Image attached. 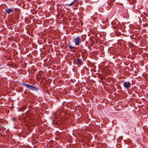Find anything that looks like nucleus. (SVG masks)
<instances>
[{
	"mask_svg": "<svg viewBox=\"0 0 148 148\" xmlns=\"http://www.w3.org/2000/svg\"><path fill=\"white\" fill-rule=\"evenodd\" d=\"M77 60L79 62H81V60L80 59H78Z\"/></svg>",
	"mask_w": 148,
	"mask_h": 148,
	"instance_id": "nucleus-7",
	"label": "nucleus"
},
{
	"mask_svg": "<svg viewBox=\"0 0 148 148\" xmlns=\"http://www.w3.org/2000/svg\"><path fill=\"white\" fill-rule=\"evenodd\" d=\"M69 47L71 49H72L73 48V47L72 46H69Z\"/></svg>",
	"mask_w": 148,
	"mask_h": 148,
	"instance_id": "nucleus-6",
	"label": "nucleus"
},
{
	"mask_svg": "<svg viewBox=\"0 0 148 148\" xmlns=\"http://www.w3.org/2000/svg\"><path fill=\"white\" fill-rule=\"evenodd\" d=\"M124 87L127 89H128L131 86V83L129 82H125L124 83Z\"/></svg>",
	"mask_w": 148,
	"mask_h": 148,
	"instance_id": "nucleus-3",
	"label": "nucleus"
},
{
	"mask_svg": "<svg viewBox=\"0 0 148 148\" xmlns=\"http://www.w3.org/2000/svg\"><path fill=\"white\" fill-rule=\"evenodd\" d=\"M12 11V10L11 9H8L5 10V12L8 14H10Z\"/></svg>",
	"mask_w": 148,
	"mask_h": 148,
	"instance_id": "nucleus-5",
	"label": "nucleus"
},
{
	"mask_svg": "<svg viewBox=\"0 0 148 148\" xmlns=\"http://www.w3.org/2000/svg\"><path fill=\"white\" fill-rule=\"evenodd\" d=\"M75 45H78L81 43V40L80 37L77 36L75 38Z\"/></svg>",
	"mask_w": 148,
	"mask_h": 148,
	"instance_id": "nucleus-2",
	"label": "nucleus"
},
{
	"mask_svg": "<svg viewBox=\"0 0 148 148\" xmlns=\"http://www.w3.org/2000/svg\"><path fill=\"white\" fill-rule=\"evenodd\" d=\"M78 1V0H74L71 3L69 4H67L66 5V6H71L73 5H75L77 4V2Z\"/></svg>",
	"mask_w": 148,
	"mask_h": 148,
	"instance_id": "nucleus-4",
	"label": "nucleus"
},
{
	"mask_svg": "<svg viewBox=\"0 0 148 148\" xmlns=\"http://www.w3.org/2000/svg\"><path fill=\"white\" fill-rule=\"evenodd\" d=\"M21 85L32 90L37 91L38 90L37 88L32 85L24 83H22Z\"/></svg>",
	"mask_w": 148,
	"mask_h": 148,
	"instance_id": "nucleus-1",
	"label": "nucleus"
}]
</instances>
